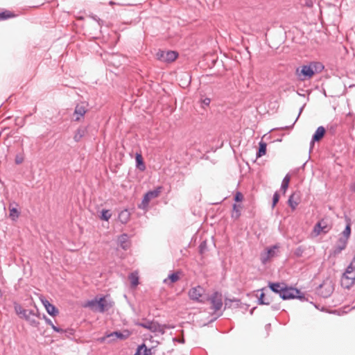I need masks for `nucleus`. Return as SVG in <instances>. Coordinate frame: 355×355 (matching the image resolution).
<instances>
[{
  "label": "nucleus",
  "instance_id": "nucleus-1",
  "mask_svg": "<svg viewBox=\"0 0 355 355\" xmlns=\"http://www.w3.org/2000/svg\"><path fill=\"white\" fill-rule=\"evenodd\" d=\"M268 287L270 290L284 301L298 300L300 302H309V296L300 288L288 284L284 281L268 282Z\"/></svg>",
  "mask_w": 355,
  "mask_h": 355
},
{
  "label": "nucleus",
  "instance_id": "nucleus-2",
  "mask_svg": "<svg viewBox=\"0 0 355 355\" xmlns=\"http://www.w3.org/2000/svg\"><path fill=\"white\" fill-rule=\"evenodd\" d=\"M114 305V302L109 294L96 295L94 298L87 300L83 305L85 308H89L93 312L104 313L109 311Z\"/></svg>",
  "mask_w": 355,
  "mask_h": 355
},
{
  "label": "nucleus",
  "instance_id": "nucleus-3",
  "mask_svg": "<svg viewBox=\"0 0 355 355\" xmlns=\"http://www.w3.org/2000/svg\"><path fill=\"white\" fill-rule=\"evenodd\" d=\"M324 69V64L318 61H311L296 68L295 73L298 80L304 81L311 79L315 74L319 73Z\"/></svg>",
  "mask_w": 355,
  "mask_h": 355
},
{
  "label": "nucleus",
  "instance_id": "nucleus-4",
  "mask_svg": "<svg viewBox=\"0 0 355 355\" xmlns=\"http://www.w3.org/2000/svg\"><path fill=\"white\" fill-rule=\"evenodd\" d=\"M163 187L158 186L154 189L147 191L142 196L141 201L138 204L137 207L145 212L149 209V203L151 200L157 198L161 193Z\"/></svg>",
  "mask_w": 355,
  "mask_h": 355
},
{
  "label": "nucleus",
  "instance_id": "nucleus-5",
  "mask_svg": "<svg viewBox=\"0 0 355 355\" xmlns=\"http://www.w3.org/2000/svg\"><path fill=\"white\" fill-rule=\"evenodd\" d=\"M206 301L210 302L211 309L214 310V313H216L223 306V295L221 292L216 291L210 296L206 297Z\"/></svg>",
  "mask_w": 355,
  "mask_h": 355
},
{
  "label": "nucleus",
  "instance_id": "nucleus-6",
  "mask_svg": "<svg viewBox=\"0 0 355 355\" xmlns=\"http://www.w3.org/2000/svg\"><path fill=\"white\" fill-rule=\"evenodd\" d=\"M279 243H275L266 248L265 251L261 254V261L263 264H266L270 260L278 255Z\"/></svg>",
  "mask_w": 355,
  "mask_h": 355
},
{
  "label": "nucleus",
  "instance_id": "nucleus-7",
  "mask_svg": "<svg viewBox=\"0 0 355 355\" xmlns=\"http://www.w3.org/2000/svg\"><path fill=\"white\" fill-rule=\"evenodd\" d=\"M204 288L200 286L192 287L188 292L190 300L193 302L205 304L206 297H203Z\"/></svg>",
  "mask_w": 355,
  "mask_h": 355
},
{
  "label": "nucleus",
  "instance_id": "nucleus-8",
  "mask_svg": "<svg viewBox=\"0 0 355 355\" xmlns=\"http://www.w3.org/2000/svg\"><path fill=\"white\" fill-rule=\"evenodd\" d=\"M329 230V228H328V225H327L326 222L322 219L318 220L313 226V234L317 236L322 233L327 234Z\"/></svg>",
  "mask_w": 355,
  "mask_h": 355
},
{
  "label": "nucleus",
  "instance_id": "nucleus-9",
  "mask_svg": "<svg viewBox=\"0 0 355 355\" xmlns=\"http://www.w3.org/2000/svg\"><path fill=\"white\" fill-rule=\"evenodd\" d=\"M345 220L346 223L345 227L344 230L341 233L342 236L340 237L339 239H343L346 242H348V240L352 234V220L351 218L347 216L345 218Z\"/></svg>",
  "mask_w": 355,
  "mask_h": 355
},
{
  "label": "nucleus",
  "instance_id": "nucleus-10",
  "mask_svg": "<svg viewBox=\"0 0 355 355\" xmlns=\"http://www.w3.org/2000/svg\"><path fill=\"white\" fill-rule=\"evenodd\" d=\"M347 245V242L343 239H338L337 243L332 248L331 250L330 251V255L334 257L338 255L343 250L346 248Z\"/></svg>",
  "mask_w": 355,
  "mask_h": 355
},
{
  "label": "nucleus",
  "instance_id": "nucleus-11",
  "mask_svg": "<svg viewBox=\"0 0 355 355\" xmlns=\"http://www.w3.org/2000/svg\"><path fill=\"white\" fill-rule=\"evenodd\" d=\"M270 289L268 286L258 289L257 291L260 292L259 296L257 297V304L259 305H269L271 302V300L269 297H266V291Z\"/></svg>",
  "mask_w": 355,
  "mask_h": 355
},
{
  "label": "nucleus",
  "instance_id": "nucleus-12",
  "mask_svg": "<svg viewBox=\"0 0 355 355\" xmlns=\"http://www.w3.org/2000/svg\"><path fill=\"white\" fill-rule=\"evenodd\" d=\"M130 331L128 329L124 330L123 331L116 330L114 331L110 334H106V337L110 338L113 337L112 340L118 339L121 340H125L130 336Z\"/></svg>",
  "mask_w": 355,
  "mask_h": 355
},
{
  "label": "nucleus",
  "instance_id": "nucleus-13",
  "mask_svg": "<svg viewBox=\"0 0 355 355\" xmlns=\"http://www.w3.org/2000/svg\"><path fill=\"white\" fill-rule=\"evenodd\" d=\"M117 242L121 249L127 250L130 248L131 243L129 240V236L126 233H123L118 236Z\"/></svg>",
  "mask_w": 355,
  "mask_h": 355
},
{
  "label": "nucleus",
  "instance_id": "nucleus-14",
  "mask_svg": "<svg viewBox=\"0 0 355 355\" xmlns=\"http://www.w3.org/2000/svg\"><path fill=\"white\" fill-rule=\"evenodd\" d=\"M135 158L136 168L140 171H144L146 169V166L141 150H138L135 153Z\"/></svg>",
  "mask_w": 355,
  "mask_h": 355
},
{
  "label": "nucleus",
  "instance_id": "nucleus-15",
  "mask_svg": "<svg viewBox=\"0 0 355 355\" xmlns=\"http://www.w3.org/2000/svg\"><path fill=\"white\" fill-rule=\"evenodd\" d=\"M154 347L148 348L144 343L138 345L134 355H152Z\"/></svg>",
  "mask_w": 355,
  "mask_h": 355
},
{
  "label": "nucleus",
  "instance_id": "nucleus-16",
  "mask_svg": "<svg viewBox=\"0 0 355 355\" xmlns=\"http://www.w3.org/2000/svg\"><path fill=\"white\" fill-rule=\"evenodd\" d=\"M17 207H18V204L15 202L9 205V217L12 221H16L20 215V211Z\"/></svg>",
  "mask_w": 355,
  "mask_h": 355
},
{
  "label": "nucleus",
  "instance_id": "nucleus-17",
  "mask_svg": "<svg viewBox=\"0 0 355 355\" xmlns=\"http://www.w3.org/2000/svg\"><path fill=\"white\" fill-rule=\"evenodd\" d=\"M326 129L324 126H319L313 134L311 139L312 143L318 142L320 141L325 135Z\"/></svg>",
  "mask_w": 355,
  "mask_h": 355
},
{
  "label": "nucleus",
  "instance_id": "nucleus-18",
  "mask_svg": "<svg viewBox=\"0 0 355 355\" xmlns=\"http://www.w3.org/2000/svg\"><path fill=\"white\" fill-rule=\"evenodd\" d=\"M324 284H320L316 288L317 293L323 298L329 297L333 293V289L331 287L323 289Z\"/></svg>",
  "mask_w": 355,
  "mask_h": 355
},
{
  "label": "nucleus",
  "instance_id": "nucleus-19",
  "mask_svg": "<svg viewBox=\"0 0 355 355\" xmlns=\"http://www.w3.org/2000/svg\"><path fill=\"white\" fill-rule=\"evenodd\" d=\"M355 284V282L352 278H350L347 275H342L340 279V285L343 288L346 289H350L351 287Z\"/></svg>",
  "mask_w": 355,
  "mask_h": 355
},
{
  "label": "nucleus",
  "instance_id": "nucleus-20",
  "mask_svg": "<svg viewBox=\"0 0 355 355\" xmlns=\"http://www.w3.org/2000/svg\"><path fill=\"white\" fill-rule=\"evenodd\" d=\"M88 131L87 126H80L76 131L73 139L76 142H79Z\"/></svg>",
  "mask_w": 355,
  "mask_h": 355
},
{
  "label": "nucleus",
  "instance_id": "nucleus-21",
  "mask_svg": "<svg viewBox=\"0 0 355 355\" xmlns=\"http://www.w3.org/2000/svg\"><path fill=\"white\" fill-rule=\"evenodd\" d=\"M179 56V53L176 51L168 50L166 51L164 62L171 63L174 62Z\"/></svg>",
  "mask_w": 355,
  "mask_h": 355
},
{
  "label": "nucleus",
  "instance_id": "nucleus-22",
  "mask_svg": "<svg viewBox=\"0 0 355 355\" xmlns=\"http://www.w3.org/2000/svg\"><path fill=\"white\" fill-rule=\"evenodd\" d=\"M266 152L267 144L263 140H261L259 143V146L256 151V158L261 157L266 154Z\"/></svg>",
  "mask_w": 355,
  "mask_h": 355
},
{
  "label": "nucleus",
  "instance_id": "nucleus-23",
  "mask_svg": "<svg viewBox=\"0 0 355 355\" xmlns=\"http://www.w3.org/2000/svg\"><path fill=\"white\" fill-rule=\"evenodd\" d=\"M153 333H158L161 335H164L166 331L162 328V324L159 323L157 321L153 320V324L151 325V328L149 330Z\"/></svg>",
  "mask_w": 355,
  "mask_h": 355
},
{
  "label": "nucleus",
  "instance_id": "nucleus-24",
  "mask_svg": "<svg viewBox=\"0 0 355 355\" xmlns=\"http://www.w3.org/2000/svg\"><path fill=\"white\" fill-rule=\"evenodd\" d=\"M112 216V213L110 209H103L99 211L98 218L101 220L108 221Z\"/></svg>",
  "mask_w": 355,
  "mask_h": 355
},
{
  "label": "nucleus",
  "instance_id": "nucleus-25",
  "mask_svg": "<svg viewBox=\"0 0 355 355\" xmlns=\"http://www.w3.org/2000/svg\"><path fill=\"white\" fill-rule=\"evenodd\" d=\"M130 214L127 209L122 210L119 214V219L120 222L123 224L127 223L130 219Z\"/></svg>",
  "mask_w": 355,
  "mask_h": 355
},
{
  "label": "nucleus",
  "instance_id": "nucleus-26",
  "mask_svg": "<svg viewBox=\"0 0 355 355\" xmlns=\"http://www.w3.org/2000/svg\"><path fill=\"white\" fill-rule=\"evenodd\" d=\"M16 16L15 12L10 11L8 10H3L0 11V21L6 20L8 19L13 18Z\"/></svg>",
  "mask_w": 355,
  "mask_h": 355
},
{
  "label": "nucleus",
  "instance_id": "nucleus-27",
  "mask_svg": "<svg viewBox=\"0 0 355 355\" xmlns=\"http://www.w3.org/2000/svg\"><path fill=\"white\" fill-rule=\"evenodd\" d=\"M241 205L234 203L232 205V218L234 220H237L240 218L241 215V212L240 210Z\"/></svg>",
  "mask_w": 355,
  "mask_h": 355
},
{
  "label": "nucleus",
  "instance_id": "nucleus-28",
  "mask_svg": "<svg viewBox=\"0 0 355 355\" xmlns=\"http://www.w3.org/2000/svg\"><path fill=\"white\" fill-rule=\"evenodd\" d=\"M295 193L293 192L292 193L289 197H288V199L287 200V204L288 205L291 207V209L294 211L296 209L299 202L294 200V196H295Z\"/></svg>",
  "mask_w": 355,
  "mask_h": 355
},
{
  "label": "nucleus",
  "instance_id": "nucleus-29",
  "mask_svg": "<svg viewBox=\"0 0 355 355\" xmlns=\"http://www.w3.org/2000/svg\"><path fill=\"white\" fill-rule=\"evenodd\" d=\"M32 315L29 314V311L27 313V315L24 318V320L27 321L28 324L33 327H39L40 322L35 320L33 318H31Z\"/></svg>",
  "mask_w": 355,
  "mask_h": 355
},
{
  "label": "nucleus",
  "instance_id": "nucleus-30",
  "mask_svg": "<svg viewBox=\"0 0 355 355\" xmlns=\"http://www.w3.org/2000/svg\"><path fill=\"white\" fill-rule=\"evenodd\" d=\"M144 320L146 321L145 322L137 321V322H135V324L136 326L141 327L146 329L150 330V329L151 328V325L153 324V320H148L146 319H144Z\"/></svg>",
  "mask_w": 355,
  "mask_h": 355
},
{
  "label": "nucleus",
  "instance_id": "nucleus-31",
  "mask_svg": "<svg viewBox=\"0 0 355 355\" xmlns=\"http://www.w3.org/2000/svg\"><path fill=\"white\" fill-rule=\"evenodd\" d=\"M208 251L207 240L205 239L201 241L198 246V253L200 255L203 256Z\"/></svg>",
  "mask_w": 355,
  "mask_h": 355
},
{
  "label": "nucleus",
  "instance_id": "nucleus-32",
  "mask_svg": "<svg viewBox=\"0 0 355 355\" xmlns=\"http://www.w3.org/2000/svg\"><path fill=\"white\" fill-rule=\"evenodd\" d=\"M47 313L51 317H55L59 314V309L58 307L51 304L47 309H45Z\"/></svg>",
  "mask_w": 355,
  "mask_h": 355
},
{
  "label": "nucleus",
  "instance_id": "nucleus-33",
  "mask_svg": "<svg viewBox=\"0 0 355 355\" xmlns=\"http://www.w3.org/2000/svg\"><path fill=\"white\" fill-rule=\"evenodd\" d=\"M289 181H290V175L286 174L282 180V182L281 184V187H280L281 190L283 191L284 193H286V190L288 188Z\"/></svg>",
  "mask_w": 355,
  "mask_h": 355
},
{
  "label": "nucleus",
  "instance_id": "nucleus-34",
  "mask_svg": "<svg viewBox=\"0 0 355 355\" xmlns=\"http://www.w3.org/2000/svg\"><path fill=\"white\" fill-rule=\"evenodd\" d=\"M129 279L130 281L131 287L136 288L139 285V280L137 273H131L129 276Z\"/></svg>",
  "mask_w": 355,
  "mask_h": 355
},
{
  "label": "nucleus",
  "instance_id": "nucleus-35",
  "mask_svg": "<svg viewBox=\"0 0 355 355\" xmlns=\"http://www.w3.org/2000/svg\"><path fill=\"white\" fill-rule=\"evenodd\" d=\"M88 105L89 104L87 102L77 103L73 111H89Z\"/></svg>",
  "mask_w": 355,
  "mask_h": 355
},
{
  "label": "nucleus",
  "instance_id": "nucleus-36",
  "mask_svg": "<svg viewBox=\"0 0 355 355\" xmlns=\"http://www.w3.org/2000/svg\"><path fill=\"white\" fill-rule=\"evenodd\" d=\"M200 107L203 110H206L209 106L211 99L208 97L201 98L199 101Z\"/></svg>",
  "mask_w": 355,
  "mask_h": 355
},
{
  "label": "nucleus",
  "instance_id": "nucleus-37",
  "mask_svg": "<svg viewBox=\"0 0 355 355\" xmlns=\"http://www.w3.org/2000/svg\"><path fill=\"white\" fill-rule=\"evenodd\" d=\"M301 114H302L301 112H298V115L297 116L296 119H295V121H293V123L291 125H285V126L280 127V128H273L272 130H271V131L276 130H291V129H293L295 123L298 120V119H299V117H300Z\"/></svg>",
  "mask_w": 355,
  "mask_h": 355
},
{
  "label": "nucleus",
  "instance_id": "nucleus-38",
  "mask_svg": "<svg viewBox=\"0 0 355 355\" xmlns=\"http://www.w3.org/2000/svg\"><path fill=\"white\" fill-rule=\"evenodd\" d=\"M75 334V330L72 328L64 329V333H63L64 337L68 339H72V337Z\"/></svg>",
  "mask_w": 355,
  "mask_h": 355
},
{
  "label": "nucleus",
  "instance_id": "nucleus-39",
  "mask_svg": "<svg viewBox=\"0 0 355 355\" xmlns=\"http://www.w3.org/2000/svg\"><path fill=\"white\" fill-rule=\"evenodd\" d=\"M279 198H280V194L277 191L272 195V205H271L272 209H274L275 207V206L277 205V204L278 203V202L279 200Z\"/></svg>",
  "mask_w": 355,
  "mask_h": 355
},
{
  "label": "nucleus",
  "instance_id": "nucleus-40",
  "mask_svg": "<svg viewBox=\"0 0 355 355\" xmlns=\"http://www.w3.org/2000/svg\"><path fill=\"white\" fill-rule=\"evenodd\" d=\"M355 261V254L354 257L351 261V263L347 266L346 268L345 272L343 273V275H346L347 274L350 273V272H354L355 271V266H354L353 263Z\"/></svg>",
  "mask_w": 355,
  "mask_h": 355
},
{
  "label": "nucleus",
  "instance_id": "nucleus-41",
  "mask_svg": "<svg viewBox=\"0 0 355 355\" xmlns=\"http://www.w3.org/2000/svg\"><path fill=\"white\" fill-rule=\"evenodd\" d=\"M168 279L171 281V283H175L180 279L179 273L176 272H172L168 274Z\"/></svg>",
  "mask_w": 355,
  "mask_h": 355
},
{
  "label": "nucleus",
  "instance_id": "nucleus-42",
  "mask_svg": "<svg viewBox=\"0 0 355 355\" xmlns=\"http://www.w3.org/2000/svg\"><path fill=\"white\" fill-rule=\"evenodd\" d=\"M304 251H305V248H304L303 246L300 245V246H298L297 248L295 249V250L293 252V254L296 257L300 258V257H302L303 253L304 252Z\"/></svg>",
  "mask_w": 355,
  "mask_h": 355
},
{
  "label": "nucleus",
  "instance_id": "nucleus-43",
  "mask_svg": "<svg viewBox=\"0 0 355 355\" xmlns=\"http://www.w3.org/2000/svg\"><path fill=\"white\" fill-rule=\"evenodd\" d=\"M28 115L23 116H17L15 119V124L19 127H22L25 124L26 118L28 117Z\"/></svg>",
  "mask_w": 355,
  "mask_h": 355
},
{
  "label": "nucleus",
  "instance_id": "nucleus-44",
  "mask_svg": "<svg viewBox=\"0 0 355 355\" xmlns=\"http://www.w3.org/2000/svg\"><path fill=\"white\" fill-rule=\"evenodd\" d=\"M166 51L162 49H159L158 51L155 54V58L157 60L164 62L165 58Z\"/></svg>",
  "mask_w": 355,
  "mask_h": 355
},
{
  "label": "nucleus",
  "instance_id": "nucleus-45",
  "mask_svg": "<svg viewBox=\"0 0 355 355\" xmlns=\"http://www.w3.org/2000/svg\"><path fill=\"white\" fill-rule=\"evenodd\" d=\"M35 309H29V314H31L32 316H35L38 319H41L42 315H41L40 311L36 305H35Z\"/></svg>",
  "mask_w": 355,
  "mask_h": 355
},
{
  "label": "nucleus",
  "instance_id": "nucleus-46",
  "mask_svg": "<svg viewBox=\"0 0 355 355\" xmlns=\"http://www.w3.org/2000/svg\"><path fill=\"white\" fill-rule=\"evenodd\" d=\"M224 301V309H230L233 306V299L225 297Z\"/></svg>",
  "mask_w": 355,
  "mask_h": 355
},
{
  "label": "nucleus",
  "instance_id": "nucleus-47",
  "mask_svg": "<svg viewBox=\"0 0 355 355\" xmlns=\"http://www.w3.org/2000/svg\"><path fill=\"white\" fill-rule=\"evenodd\" d=\"M243 195L242 194V193L241 191H236V193L234 196V200L235 202L234 203L237 204V202H241L243 201Z\"/></svg>",
  "mask_w": 355,
  "mask_h": 355
},
{
  "label": "nucleus",
  "instance_id": "nucleus-48",
  "mask_svg": "<svg viewBox=\"0 0 355 355\" xmlns=\"http://www.w3.org/2000/svg\"><path fill=\"white\" fill-rule=\"evenodd\" d=\"M24 160V156L23 154H17L15 157V163L17 165L21 164Z\"/></svg>",
  "mask_w": 355,
  "mask_h": 355
},
{
  "label": "nucleus",
  "instance_id": "nucleus-49",
  "mask_svg": "<svg viewBox=\"0 0 355 355\" xmlns=\"http://www.w3.org/2000/svg\"><path fill=\"white\" fill-rule=\"evenodd\" d=\"M14 309L17 315H19L23 311V310H24V309L19 303L17 302L14 303Z\"/></svg>",
  "mask_w": 355,
  "mask_h": 355
},
{
  "label": "nucleus",
  "instance_id": "nucleus-50",
  "mask_svg": "<svg viewBox=\"0 0 355 355\" xmlns=\"http://www.w3.org/2000/svg\"><path fill=\"white\" fill-rule=\"evenodd\" d=\"M87 112H73V116H75L74 121H79L81 119H83Z\"/></svg>",
  "mask_w": 355,
  "mask_h": 355
},
{
  "label": "nucleus",
  "instance_id": "nucleus-51",
  "mask_svg": "<svg viewBox=\"0 0 355 355\" xmlns=\"http://www.w3.org/2000/svg\"><path fill=\"white\" fill-rule=\"evenodd\" d=\"M40 299L45 309H47L52 304L44 296L40 297Z\"/></svg>",
  "mask_w": 355,
  "mask_h": 355
},
{
  "label": "nucleus",
  "instance_id": "nucleus-52",
  "mask_svg": "<svg viewBox=\"0 0 355 355\" xmlns=\"http://www.w3.org/2000/svg\"><path fill=\"white\" fill-rule=\"evenodd\" d=\"M40 299L45 309H47L52 304L44 296L40 297Z\"/></svg>",
  "mask_w": 355,
  "mask_h": 355
},
{
  "label": "nucleus",
  "instance_id": "nucleus-53",
  "mask_svg": "<svg viewBox=\"0 0 355 355\" xmlns=\"http://www.w3.org/2000/svg\"><path fill=\"white\" fill-rule=\"evenodd\" d=\"M89 17L92 19L94 21H96L99 26H101V24H103V21L100 19L96 15H94L93 13H91Z\"/></svg>",
  "mask_w": 355,
  "mask_h": 355
},
{
  "label": "nucleus",
  "instance_id": "nucleus-54",
  "mask_svg": "<svg viewBox=\"0 0 355 355\" xmlns=\"http://www.w3.org/2000/svg\"><path fill=\"white\" fill-rule=\"evenodd\" d=\"M51 329L56 333H58L60 334L63 335V333H64V329H62V327L59 326H55L53 324V326L51 327Z\"/></svg>",
  "mask_w": 355,
  "mask_h": 355
},
{
  "label": "nucleus",
  "instance_id": "nucleus-55",
  "mask_svg": "<svg viewBox=\"0 0 355 355\" xmlns=\"http://www.w3.org/2000/svg\"><path fill=\"white\" fill-rule=\"evenodd\" d=\"M184 78H185V86H189L191 82V76L189 73H186L184 74Z\"/></svg>",
  "mask_w": 355,
  "mask_h": 355
},
{
  "label": "nucleus",
  "instance_id": "nucleus-56",
  "mask_svg": "<svg viewBox=\"0 0 355 355\" xmlns=\"http://www.w3.org/2000/svg\"><path fill=\"white\" fill-rule=\"evenodd\" d=\"M41 319H43L45 321L46 324L49 325L51 327H52L54 324L52 320L50 318H49L45 314L42 315Z\"/></svg>",
  "mask_w": 355,
  "mask_h": 355
},
{
  "label": "nucleus",
  "instance_id": "nucleus-57",
  "mask_svg": "<svg viewBox=\"0 0 355 355\" xmlns=\"http://www.w3.org/2000/svg\"><path fill=\"white\" fill-rule=\"evenodd\" d=\"M233 302H234V303H233V304H233V307H234V308H239V307H241V304H242V303H241V300H240L239 299L234 297V298H233Z\"/></svg>",
  "mask_w": 355,
  "mask_h": 355
},
{
  "label": "nucleus",
  "instance_id": "nucleus-58",
  "mask_svg": "<svg viewBox=\"0 0 355 355\" xmlns=\"http://www.w3.org/2000/svg\"><path fill=\"white\" fill-rule=\"evenodd\" d=\"M222 313L218 314L216 317H214L213 318H211L207 323L205 324L204 325H209L210 324L213 323L214 322H215L219 317H220L222 315Z\"/></svg>",
  "mask_w": 355,
  "mask_h": 355
},
{
  "label": "nucleus",
  "instance_id": "nucleus-59",
  "mask_svg": "<svg viewBox=\"0 0 355 355\" xmlns=\"http://www.w3.org/2000/svg\"><path fill=\"white\" fill-rule=\"evenodd\" d=\"M175 327L172 324H162V328L165 331L166 329H173Z\"/></svg>",
  "mask_w": 355,
  "mask_h": 355
},
{
  "label": "nucleus",
  "instance_id": "nucleus-60",
  "mask_svg": "<svg viewBox=\"0 0 355 355\" xmlns=\"http://www.w3.org/2000/svg\"><path fill=\"white\" fill-rule=\"evenodd\" d=\"M28 310L25 309L18 315L20 318L24 319V318L27 315Z\"/></svg>",
  "mask_w": 355,
  "mask_h": 355
},
{
  "label": "nucleus",
  "instance_id": "nucleus-61",
  "mask_svg": "<svg viewBox=\"0 0 355 355\" xmlns=\"http://www.w3.org/2000/svg\"><path fill=\"white\" fill-rule=\"evenodd\" d=\"M271 309L273 311H279L281 309L280 304H275L271 306Z\"/></svg>",
  "mask_w": 355,
  "mask_h": 355
},
{
  "label": "nucleus",
  "instance_id": "nucleus-62",
  "mask_svg": "<svg viewBox=\"0 0 355 355\" xmlns=\"http://www.w3.org/2000/svg\"><path fill=\"white\" fill-rule=\"evenodd\" d=\"M305 6L311 8L313 6V1L312 0H306Z\"/></svg>",
  "mask_w": 355,
  "mask_h": 355
},
{
  "label": "nucleus",
  "instance_id": "nucleus-63",
  "mask_svg": "<svg viewBox=\"0 0 355 355\" xmlns=\"http://www.w3.org/2000/svg\"><path fill=\"white\" fill-rule=\"evenodd\" d=\"M349 189H350L351 191L355 193V182H352L349 185Z\"/></svg>",
  "mask_w": 355,
  "mask_h": 355
},
{
  "label": "nucleus",
  "instance_id": "nucleus-64",
  "mask_svg": "<svg viewBox=\"0 0 355 355\" xmlns=\"http://www.w3.org/2000/svg\"><path fill=\"white\" fill-rule=\"evenodd\" d=\"M347 276H349L350 278H352L354 281L355 282V271L354 272H350V273L347 274Z\"/></svg>",
  "mask_w": 355,
  "mask_h": 355
}]
</instances>
